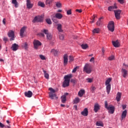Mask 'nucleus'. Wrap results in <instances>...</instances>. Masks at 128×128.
<instances>
[{
  "label": "nucleus",
  "instance_id": "18",
  "mask_svg": "<svg viewBox=\"0 0 128 128\" xmlns=\"http://www.w3.org/2000/svg\"><path fill=\"white\" fill-rule=\"evenodd\" d=\"M11 48L13 52H16L18 50V44H12V46L11 47Z\"/></svg>",
  "mask_w": 128,
  "mask_h": 128
},
{
  "label": "nucleus",
  "instance_id": "22",
  "mask_svg": "<svg viewBox=\"0 0 128 128\" xmlns=\"http://www.w3.org/2000/svg\"><path fill=\"white\" fill-rule=\"evenodd\" d=\"M120 98H122V93L118 92L116 96V100H117V102H120Z\"/></svg>",
  "mask_w": 128,
  "mask_h": 128
},
{
  "label": "nucleus",
  "instance_id": "32",
  "mask_svg": "<svg viewBox=\"0 0 128 128\" xmlns=\"http://www.w3.org/2000/svg\"><path fill=\"white\" fill-rule=\"evenodd\" d=\"M52 2V0H46V5L50 6V4Z\"/></svg>",
  "mask_w": 128,
  "mask_h": 128
},
{
  "label": "nucleus",
  "instance_id": "55",
  "mask_svg": "<svg viewBox=\"0 0 128 128\" xmlns=\"http://www.w3.org/2000/svg\"><path fill=\"white\" fill-rule=\"evenodd\" d=\"M3 40H4V42H8V38L4 37Z\"/></svg>",
  "mask_w": 128,
  "mask_h": 128
},
{
  "label": "nucleus",
  "instance_id": "5",
  "mask_svg": "<svg viewBox=\"0 0 128 128\" xmlns=\"http://www.w3.org/2000/svg\"><path fill=\"white\" fill-rule=\"evenodd\" d=\"M49 90H50V92H49V96L50 98H51V100H58L56 94H54L56 90L52 88H50Z\"/></svg>",
  "mask_w": 128,
  "mask_h": 128
},
{
  "label": "nucleus",
  "instance_id": "4",
  "mask_svg": "<svg viewBox=\"0 0 128 128\" xmlns=\"http://www.w3.org/2000/svg\"><path fill=\"white\" fill-rule=\"evenodd\" d=\"M104 104L105 108H107L110 114H112L114 112V106H112V105H109L108 106V101H105Z\"/></svg>",
  "mask_w": 128,
  "mask_h": 128
},
{
  "label": "nucleus",
  "instance_id": "48",
  "mask_svg": "<svg viewBox=\"0 0 128 128\" xmlns=\"http://www.w3.org/2000/svg\"><path fill=\"white\" fill-rule=\"evenodd\" d=\"M40 58L42 60H46V57L44 56V55H40Z\"/></svg>",
  "mask_w": 128,
  "mask_h": 128
},
{
  "label": "nucleus",
  "instance_id": "59",
  "mask_svg": "<svg viewBox=\"0 0 128 128\" xmlns=\"http://www.w3.org/2000/svg\"><path fill=\"white\" fill-rule=\"evenodd\" d=\"M104 52H105L104 48H102V52L103 54H104Z\"/></svg>",
  "mask_w": 128,
  "mask_h": 128
},
{
  "label": "nucleus",
  "instance_id": "36",
  "mask_svg": "<svg viewBox=\"0 0 128 128\" xmlns=\"http://www.w3.org/2000/svg\"><path fill=\"white\" fill-rule=\"evenodd\" d=\"M81 47L83 50H86V48H88V44H82V45H81Z\"/></svg>",
  "mask_w": 128,
  "mask_h": 128
},
{
  "label": "nucleus",
  "instance_id": "51",
  "mask_svg": "<svg viewBox=\"0 0 128 128\" xmlns=\"http://www.w3.org/2000/svg\"><path fill=\"white\" fill-rule=\"evenodd\" d=\"M71 82H72L73 84H76V80L74 79H72L70 80Z\"/></svg>",
  "mask_w": 128,
  "mask_h": 128
},
{
  "label": "nucleus",
  "instance_id": "31",
  "mask_svg": "<svg viewBox=\"0 0 128 128\" xmlns=\"http://www.w3.org/2000/svg\"><path fill=\"white\" fill-rule=\"evenodd\" d=\"M102 18H104L101 17V18H100L98 19V21L96 23V26H100V22H102Z\"/></svg>",
  "mask_w": 128,
  "mask_h": 128
},
{
  "label": "nucleus",
  "instance_id": "29",
  "mask_svg": "<svg viewBox=\"0 0 128 128\" xmlns=\"http://www.w3.org/2000/svg\"><path fill=\"white\" fill-rule=\"evenodd\" d=\"M80 102V99L78 98H76L74 100V104H78Z\"/></svg>",
  "mask_w": 128,
  "mask_h": 128
},
{
  "label": "nucleus",
  "instance_id": "7",
  "mask_svg": "<svg viewBox=\"0 0 128 128\" xmlns=\"http://www.w3.org/2000/svg\"><path fill=\"white\" fill-rule=\"evenodd\" d=\"M108 28L110 32H114V22L113 21L110 22L108 25Z\"/></svg>",
  "mask_w": 128,
  "mask_h": 128
},
{
  "label": "nucleus",
  "instance_id": "25",
  "mask_svg": "<svg viewBox=\"0 0 128 128\" xmlns=\"http://www.w3.org/2000/svg\"><path fill=\"white\" fill-rule=\"evenodd\" d=\"M86 92L84 90H81L80 91L78 92V96H80V98H82L84 94Z\"/></svg>",
  "mask_w": 128,
  "mask_h": 128
},
{
  "label": "nucleus",
  "instance_id": "63",
  "mask_svg": "<svg viewBox=\"0 0 128 128\" xmlns=\"http://www.w3.org/2000/svg\"><path fill=\"white\" fill-rule=\"evenodd\" d=\"M6 122H7V124H10V120H6Z\"/></svg>",
  "mask_w": 128,
  "mask_h": 128
},
{
  "label": "nucleus",
  "instance_id": "26",
  "mask_svg": "<svg viewBox=\"0 0 128 128\" xmlns=\"http://www.w3.org/2000/svg\"><path fill=\"white\" fill-rule=\"evenodd\" d=\"M126 114H128L126 110H125L122 112V120H124V118H126Z\"/></svg>",
  "mask_w": 128,
  "mask_h": 128
},
{
  "label": "nucleus",
  "instance_id": "61",
  "mask_svg": "<svg viewBox=\"0 0 128 128\" xmlns=\"http://www.w3.org/2000/svg\"><path fill=\"white\" fill-rule=\"evenodd\" d=\"M74 108H76V110H78L77 109L78 108V106H76V105L74 106Z\"/></svg>",
  "mask_w": 128,
  "mask_h": 128
},
{
  "label": "nucleus",
  "instance_id": "38",
  "mask_svg": "<svg viewBox=\"0 0 128 128\" xmlns=\"http://www.w3.org/2000/svg\"><path fill=\"white\" fill-rule=\"evenodd\" d=\"M51 52H52V54H54V56H56V54H58V51L54 49H52L51 50Z\"/></svg>",
  "mask_w": 128,
  "mask_h": 128
},
{
  "label": "nucleus",
  "instance_id": "8",
  "mask_svg": "<svg viewBox=\"0 0 128 128\" xmlns=\"http://www.w3.org/2000/svg\"><path fill=\"white\" fill-rule=\"evenodd\" d=\"M33 44L34 48L35 50H38V46H42V42L38 40H35L33 42Z\"/></svg>",
  "mask_w": 128,
  "mask_h": 128
},
{
  "label": "nucleus",
  "instance_id": "60",
  "mask_svg": "<svg viewBox=\"0 0 128 128\" xmlns=\"http://www.w3.org/2000/svg\"><path fill=\"white\" fill-rule=\"evenodd\" d=\"M60 106H62V108H64V106H66V105H64V104H61Z\"/></svg>",
  "mask_w": 128,
  "mask_h": 128
},
{
  "label": "nucleus",
  "instance_id": "43",
  "mask_svg": "<svg viewBox=\"0 0 128 128\" xmlns=\"http://www.w3.org/2000/svg\"><path fill=\"white\" fill-rule=\"evenodd\" d=\"M46 22L48 24H52V20L50 18L46 19Z\"/></svg>",
  "mask_w": 128,
  "mask_h": 128
},
{
  "label": "nucleus",
  "instance_id": "45",
  "mask_svg": "<svg viewBox=\"0 0 128 128\" xmlns=\"http://www.w3.org/2000/svg\"><path fill=\"white\" fill-rule=\"evenodd\" d=\"M118 2H120L121 4H124V0H117Z\"/></svg>",
  "mask_w": 128,
  "mask_h": 128
},
{
  "label": "nucleus",
  "instance_id": "52",
  "mask_svg": "<svg viewBox=\"0 0 128 128\" xmlns=\"http://www.w3.org/2000/svg\"><path fill=\"white\" fill-rule=\"evenodd\" d=\"M76 12H80H80H82V10L76 9Z\"/></svg>",
  "mask_w": 128,
  "mask_h": 128
},
{
  "label": "nucleus",
  "instance_id": "11",
  "mask_svg": "<svg viewBox=\"0 0 128 128\" xmlns=\"http://www.w3.org/2000/svg\"><path fill=\"white\" fill-rule=\"evenodd\" d=\"M8 38H10V40H14V32L12 30H10L8 34Z\"/></svg>",
  "mask_w": 128,
  "mask_h": 128
},
{
  "label": "nucleus",
  "instance_id": "33",
  "mask_svg": "<svg viewBox=\"0 0 128 128\" xmlns=\"http://www.w3.org/2000/svg\"><path fill=\"white\" fill-rule=\"evenodd\" d=\"M0 128H10V126H5L4 124L0 122Z\"/></svg>",
  "mask_w": 128,
  "mask_h": 128
},
{
  "label": "nucleus",
  "instance_id": "56",
  "mask_svg": "<svg viewBox=\"0 0 128 128\" xmlns=\"http://www.w3.org/2000/svg\"><path fill=\"white\" fill-rule=\"evenodd\" d=\"M2 22L4 26H6V18H4L2 20Z\"/></svg>",
  "mask_w": 128,
  "mask_h": 128
},
{
  "label": "nucleus",
  "instance_id": "1",
  "mask_svg": "<svg viewBox=\"0 0 128 128\" xmlns=\"http://www.w3.org/2000/svg\"><path fill=\"white\" fill-rule=\"evenodd\" d=\"M72 78V74L66 75L64 76V80L62 82L63 88H66L70 86V78Z\"/></svg>",
  "mask_w": 128,
  "mask_h": 128
},
{
  "label": "nucleus",
  "instance_id": "14",
  "mask_svg": "<svg viewBox=\"0 0 128 128\" xmlns=\"http://www.w3.org/2000/svg\"><path fill=\"white\" fill-rule=\"evenodd\" d=\"M68 56L67 54H65L64 56V66H66L68 64Z\"/></svg>",
  "mask_w": 128,
  "mask_h": 128
},
{
  "label": "nucleus",
  "instance_id": "6",
  "mask_svg": "<svg viewBox=\"0 0 128 128\" xmlns=\"http://www.w3.org/2000/svg\"><path fill=\"white\" fill-rule=\"evenodd\" d=\"M112 78H110L106 80L105 82V84L106 86V88L108 94H110V82H112Z\"/></svg>",
  "mask_w": 128,
  "mask_h": 128
},
{
  "label": "nucleus",
  "instance_id": "44",
  "mask_svg": "<svg viewBox=\"0 0 128 128\" xmlns=\"http://www.w3.org/2000/svg\"><path fill=\"white\" fill-rule=\"evenodd\" d=\"M23 46L25 50H28V44L26 42L24 44Z\"/></svg>",
  "mask_w": 128,
  "mask_h": 128
},
{
  "label": "nucleus",
  "instance_id": "35",
  "mask_svg": "<svg viewBox=\"0 0 128 128\" xmlns=\"http://www.w3.org/2000/svg\"><path fill=\"white\" fill-rule=\"evenodd\" d=\"M38 6H41L42 8H44L45 6L44 3L41 2H38Z\"/></svg>",
  "mask_w": 128,
  "mask_h": 128
},
{
  "label": "nucleus",
  "instance_id": "46",
  "mask_svg": "<svg viewBox=\"0 0 128 128\" xmlns=\"http://www.w3.org/2000/svg\"><path fill=\"white\" fill-rule=\"evenodd\" d=\"M86 80H87L88 82H90V83L92 82V78H87Z\"/></svg>",
  "mask_w": 128,
  "mask_h": 128
},
{
  "label": "nucleus",
  "instance_id": "2",
  "mask_svg": "<svg viewBox=\"0 0 128 128\" xmlns=\"http://www.w3.org/2000/svg\"><path fill=\"white\" fill-rule=\"evenodd\" d=\"M51 18L54 22L55 24H58V21L56 18H58V20H62V14L60 13H56L55 15H52L51 16Z\"/></svg>",
  "mask_w": 128,
  "mask_h": 128
},
{
  "label": "nucleus",
  "instance_id": "49",
  "mask_svg": "<svg viewBox=\"0 0 128 128\" xmlns=\"http://www.w3.org/2000/svg\"><path fill=\"white\" fill-rule=\"evenodd\" d=\"M91 91L92 92H94V90H96V87L95 86H92L91 87Z\"/></svg>",
  "mask_w": 128,
  "mask_h": 128
},
{
  "label": "nucleus",
  "instance_id": "64",
  "mask_svg": "<svg viewBox=\"0 0 128 128\" xmlns=\"http://www.w3.org/2000/svg\"><path fill=\"white\" fill-rule=\"evenodd\" d=\"M0 62H4V60L0 58Z\"/></svg>",
  "mask_w": 128,
  "mask_h": 128
},
{
  "label": "nucleus",
  "instance_id": "15",
  "mask_svg": "<svg viewBox=\"0 0 128 128\" xmlns=\"http://www.w3.org/2000/svg\"><path fill=\"white\" fill-rule=\"evenodd\" d=\"M32 6H34V4H32L30 0H26L27 8L30 10V8H32Z\"/></svg>",
  "mask_w": 128,
  "mask_h": 128
},
{
  "label": "nucleus",
  "instance_id": "58",
  "mask_svg": "<svg viewBox=\"0 0 128 128\" xmlns=\"http://www.w3.org/2000/svg\"><path fill=\"white\" fill-rule=\"evenodd\" d=\"M40 36H42L43 38L44 37V33H41V34H40Z\"/></svg>",
  "mask_w": 128,
  "mask_h": 128
},
{
  "label": "nucleus",
  "instance_id": "12",
  "mask_svg": "<svg viewBox=\"0 0 128 128\" xmlns=\"http://www.w3.org/2000/svg\"><path fill=\"white\" fill-rule=\"evenodd\" d=\"M115 14V18L116 20H120V14L122 13V10H114Z\"/></svg>",
  "mask_w": 128,
  "mask_h": 128
},
{
  "label": "nucleus",
  "instance_id": "17",
  "mask_svg": "<svg viewBox=\"0 0 128 128\" xmlns=\"http://www.w3.org/2000/svg\"><path fill=\"white\" fill-rule=\"evenodd\" d=\"M81 114L84 116H88V108H85L82 112H81Z\"/></svg>",
  "mask_w": 128,
  "mask_h": 128
},
{
  "label": "nucleus",
  "instance_id": "40",
  "mask_svg": "<svg viewBox=\"0 0 128 128\" xmlns=\"http://www.w3.org/2000/svg\"><path fill=\"white\" fill-rule=\"evenodd\" d=\"M68 59H69V62H74V56H69V57H68Z\"/></svg>",
  "mask_w": 128,
  "mask_h": 128
},
{
  "label": "nucleus",
  "instance_id": "42",
  "mask_svg": "<svg viewBox=\"0 0 128 128\" xmlns=\"http://www.w3.org/2000/svg\"><path fill=\"white\" fill-rule=\"evenodd\" d=\"M59 38H60V39L61 40H64V34H60L59 36Z\"/></svg>",
  "mask_w": 128,
  "mask_h": 128
},
{
  "label": "nucleus",
  "instance_id": "50",
  "mask_svg": "<svg viewBox=\"0 0 128 128\" xmlns=\"http://www.w3.org/2000/svg\"><path fill=\"white\" fill-rule=\"evenodd\" d=\"M66 14L68 15L72 14V10H67Z\"/></svg>",
  "mask_w": 128,
  "mask_h": 128
},
{
  "label": "nucleus",
  "instance_id": "23",
  "mask_svg": "<svg viewBox=\"0 0 128 128\" xmlns=\"http://www.w3.org/2000/svg\"><path fill=\"white\" fill-rule=\"evenodd\" d=\"M112 44L114 46V48H118L120 46V42H118V40H116V41H112Z\"/></svg>",
  "mask_w": 128,
  "mask_h": 128
},
{
  "label": "nucleus",
  "instance_id": "3",
  "mask_svg": "<svg viewBox=\"0 0 128 128\" xmlns=\"http://www.w3.org/2000/svg\"><path fill=\"white\" fill-rule=\"evenodd\" d=\"M83 72H86V74H91L92 72V65L89 64H86L84 67Z\"/></svg>",
  "mask_w": 128,
  "mask_h": 128
},
{
  "label": "nucleus",
  "instance_id": "62",
  "mask_svg": "<svg viewBox=\"0 0 128 128\" xmlns=\"http://www.w3.org/2000/svg\"><path fill=\"white\" fill-rule=\"evenodd\" d=\"M58 12H62V10H58Z\"/></svg>",
  "mask_w": 128,
  "mask_h": 128
},
{
  "label": "nucleus",
  "instance_id": "57",
  "mask_svg": "<svg viewBox=\"0 0 128 128\" xmlns=\"http://www.w3.org/2000/svg\"><path fill=\"white\" fill-rule=\"evenodd\" d=\"M126 105H123L122 106V108H123V110H124V109H126Z\"/></svg>",
  "mask_w": 128,
  "mask_h": 128
},
{
  "label": "nucleus",
  "instance_id": "13",
  "mask_svg": "<svg viewBox=\"0 0 128 128\" xmlns=\"http://www.w3.org/2000/svg\"><path fill=\"white\" fill-rule=\"evenodd\" d=\"M66 96H68V93L66 92L61 96V102L62 104H66Z\"/></svg>",
  "mask_w": 128,
  "mask_h": 128
},
{
  "label": "nucleus",
  "instance_id": "21",
  "mask_svg": "<svg viewBox=\"0 0 128 128\" xmlns=\"http://www.w3.org/2000/svg\"><path fill=\"white\" fill-rule=\"evenodd\" d=\"M57 29L58 30V31L59 32H64V30H62V24H57Z\"/></svg>",
  "mask_w": 128,
  "mask_h": 128
},
{
  "label": "nucleus",
  "instance_id": "41",
  "mask_svg": "<svg viewBox=\"0 0 128 128\" xmlns=\"http://www.w3.org/2000/svg\"><path fill=\"white\" fill-rule=\"evenodd\" d=\"M108 60H114V55H112L108 58Z\"/></svg>",
  "mask_w": 128,
  "mask_h": 128
},
{
  "label": "nucleus",
  "instance_id": "16",
  "mask_svg": "<svg viewBox=\"0 0 128 128\" xmlns=\"http://www.w3.org/2000/svg\"><path fill=\"white\" fill-rule=\"evenodd\" d=\"M100 110V106L98 104L96 103L94 105V112H98Z\"/></svg>",
  "mask_w": 128,
  "mask_h": 128
},
{
  "label": "nucleus",
  "instance_id": "47",
  "mask_svg": "<svg viewBox=\"0 0 128 128\" xmlns=\"http://www.w3.org/2000/svg\"><path fill=\"white\" fill-rule=\"evenodd\" d=\"M56 6H57V8H62V4L60 2H57L56 4Z\"/></svg>",
  "mask_w": 128,
  "mask_h": 128
},
{
  "label": "nucleus",
  "instance_id": "30",
  "mask_svg": "<svg viewBox=\"0 0 128 128\" xmlns=\"http://www.w3.org/2000/svg\"><path fill=\"white\" fill-rule=\"evenodd\" d=\"M12 4H14L15 8H18V3L16 1V0H12Z\"/></svg>",
  "mask_w": 128,
  "mask_h": 128
},
{
  "label": "nucleus",
  "instance_id": "10",
  "mask_svg": "<svg viewBox=\"0 0 128 128\" xmlns=\"http://www.w3.org/2000/svg\"><path fill=\"white\" fill-rule=\"evenodd\" d=\"M43 32L45 34H46V38L48 40H50L52 38V34L50 32H48V30L44 29L43 30Z\"/></svg>",
  "mask_w": 128,
  "mask_h": 128
},
{
  "label": "nucleus",
  "instance_id": "34",
  "mask_svg": "<svg viewBox=\"0 0 128 128\" xmlns=\"http://www.w3.org/2000/svg\"><path fill=\"white\" fill-rule=\"evenodd\" d=\"M122 70L124 72L123 75L124 78H126V74H128V71H126V70L125 69H122Z\"/></svg>",
  "mask_w": 128,
  "mask_h": 128
},
{
  "label": "nucleus",
  "instance_id": "9",
  "mask_svg": "<svg viewBox=\"0 0 128 128\" xmlns=\"http://www.w3.org/2000/svg\"><path fill=\"white\" fill-rule=\"evenodd\" d=\"M42 20H44V18H42V16H36L34 17L33 20V22H42Z\"/></svg>",
  "mask_w": 128,
  "mask_h": 128
},
{
  "label": "nucleus",
  "instance_id": "39",
  "mask_svg": "<svg viewBox=\"0 0 128 128\" xmlns=\"http://www.w3.org/2000/svg\"><path fill=\"white\" fill-rule=\"evenodd\" d=\"M96 125L98 126H104V124H102V122H96Z\"/></svg>",
  "mask_w": 128,
  "mask_h": 128
},
{
  "label": "nucleus",
  "instance_id": "53",
  "mask_svg": "<svg viewBox=\"0 0 128 128\" xmlns=\"http://www.w3.org/2000/svg\"><path fill=\"white\" fill-rule=\"evenodd\" d=\"M96 16L94 15L93 16V17H92L93 19H92V20L91 22H92V23L94 22V18H96Z\"/></svg>",
  "mask_w": 128,
  "mask_h": 128
},
{
  "label": "nucleus",
  "instance_id": "54",
  "mask_svg": "<svg viewBox=\"0 0 128 128\" xmlns=\"http://www.w3.org/2000/svg\"><path fill=\"white\" fill-rule=\"evenodd\" d=\"M94 57H92L90 60V62H94Z\"/></svg>",
  "mask_w": 128,
  "mask_h": 128
},
{
  "label": "nucleus",
  "instance_id": "19",
  "mask_svg": "<svg viewBox=\"0 0 128 128\" xmlns=\"http://www.w3.org/2000/svg\"><path fill=\"white\" fill-rule=\"evenodd\" d=\"M25 96H26L27 98H32V92L30 90H28V92H24Z\"/></svg>",
  "mask_w": 128,
  "mask_h": 128
},
{
  "label": "nucleus",
  "instance_id": "27",
  "mask_svg": "<svg viewBox=\"0 0 128 128\" xmlns=\"http://www.w3.org/2000/svg\"><path fill=\"white\" fill-rule=\"evenodd\" d=\"M43 72L44 73V78L47 80H48V78H50V74H48L44 70H43Z\"/></svg>",
  "mask_w": 128,
  "mask_h": 128
},
{
  "label": "nucleus",
  "instance_id": "37",
  "mask_svg": "<svg viewBox=\"0 0 128 128\" xmlns=\"http://www.w3.org/2000/svg\"><path fill=\"white\" fill-rule=\"evenodd\" d=\"M78 68H80V66H76V68H74L72 70V72L73 74H74V72H76V70H78Z\"/></svg>",
  "mask_w": 128,
  "mask_h": 128
},
{
  "label": "nucleus",
  "instance_id": "24",
  "mask_svg": "<svg viewBox=\"0 0 128 128\" xmlns=\"http://www.w3.org/2000/svg\"><path fill=\"white\" fill-rule=\"evenodd\" d=\"M116 8H118V6H116V5L114 4V6H109L108 8V10H109V12H112V10H116Z\"/></svg>",
  "mask_w": 128,
  "mask_h": 128
},
{
  "label": "nucleus",
  "instance_id": "20",
  "mask_svg": "<svg viewBox=\"0 0 128 128\" xmlns=\"http://www.w3.org/2000/svg\"><path fill=\"white\" fill-rule=\"evenodd\" d=\"M26 27L24 26L20 30V36H21L22 38L24 37V34L26 31Z\"/></svg>",
  "mask_w": 128,
  "mask_h": 128
},
{
  "label": "nucleus",
  "instance_id": "28",
  "mask_svg": "<svg viewBox=\"0 0 128 128\" xmlns=\"http://www.w3.org/2000/svg\"><path fill=\"white\" fill-rule=\"evenodd\" d=\"M100 32V30L99 28H94L92 32L94 34H99Z\"/></svg>",
  "mask_w": 128,
  "mask_h": 128
}]
</instances>
